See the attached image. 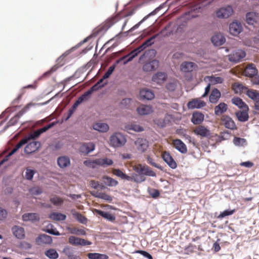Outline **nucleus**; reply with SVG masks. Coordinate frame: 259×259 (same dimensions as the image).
Listing matches in <instances>:
<instances>
[{"label": "nucleus", "mask_w": 259, "mask_h": 259, "mask_svg": "<svg viewBox=\"0 0 259 259\" xmlns=\"http://www.w3.org/2000/svg\"><path fill=\"white\" fill-rule=\"evenodd\" d=\"M110 145L113 147H120L125 145L126 139L124 135L120 133H115L110 137Z\"/></svg>", "instance_id": "nucleus-1"}, {"label": "nucleus", "mask_w": 259, "mask_h": 259, "mask_svg": "<svg viewBox=\"0 0 259 259\" xmlns=\"http://www.w3.org/2000/svg\"><path fill=\"white\" fill-rule=\"evenodd\" d=\"M193 133L201 139H210L211 137V133L208 127L203 125H198L193 130Z\"/></svg>", "instance_id": "nucleus-2"}, {"label": "nucleus", "mask_w": 259, "mask_h": 259, "mask_svg": "<svg viewBox=\"0 0 259 259\" xmlns=\"http://www.w3.org/2000/svg\"><path fill=\"white\" fill-rule=\"evenodd\" d=\"M144 49H145V47L143 46V45L142 44L137 48L131 52L127 55L120 58L117 61V62L119 63L121 61H123V64H125L128 62L131 61L135 57L138 56V55Z\"/></svg>", "instance_id": "nucleus-3"}, {"label": "nucleus", "mask_w": 259, "mask_h": 259, "mask_svg": "<svg viewBox=\"0 0 259 259\" xmlns=\"http://www.w3.org/2000/svg\"><path fill=\"white\" fill-rule=\"evenodd\" d=\"M233 13L232 8L228 6L227 7H222L216 11V16L219 18H228Z\"/></svg>", "instance_id": "nucleus-4"}, {"label": "nucleus", "mask_w": 259, "mask_h": 259, "mask_svg": "<svg viewBox=\"0 0 259 259\" xmlns=\"http://www.w3.org/2000/svg\"><path fill=\"white\" fill-rule=\"evenodd\" d=\"M55 125V122H52L47 125L34 131L32 134L29 135L28 137H25L24 139H27L28 143L30 140L35 139L36 138L38 137L41 134L46 132Z\"/></svg>", "instance_id": "nucleus-5"}, {"label": "nucleus", "mask_w": 259, "mask_h": 259, "mask_svg": "<svg viewBox=\"0 0 259 259\" xmlns=\"http://www.w3.org/2000/svg\"><path fill=\"white\" fill-rule=\"evenodd\" d=\"M27 143V139H22L15 146V148L0 162V166L5 162L7 161L10 156L15 153L24 145Z\"/></svg>", "instance_id": "nucleus-6"}, {"label": "nucleus", "mask_w": 259, "mask_h": 259, "mask_svg": "<svg viewBox=\"0 0 259 259\" xmlns=\"http://www.w3.org/2000/svg\"><path fill=\"white\" fill-rule=\"evenodd\" d=\"M137 150L141 152H144L149 147L148 141L144 138H138L135 142Z\"/></svg>", "instance_id": "nucleus-7"}, {"label": "nucleus", "mask_w": 259, "mask_h": 259, "mask_svg": "<svg viewBox=\"0 0 259 259\" xmlns=\"http://www.w3.org/2000/svg\"><path fill=\"white\" fill-rule=\"evenodd\" d=\"M221 122L226 128L232 130L237 129V127L234 121L229 116L223 115L221 117Z\"/></svg>", "instance_id": "nucleus-8"}, {"label": "nucleus", "mask_w": 259, "mask_h": 259, "mask_svg": "<svg viewBox=\"0 0 259 259\" xmlns=\"http://www.w3.org/2000/svg\"><path fill=\"white\" fill-rule=\"evenodd\" d=\"M242 31V26L240 22L234 21L229 25V32L234 36H237Z\"/></svg>", "instance_id": "nucleus-9"}, {"label": "nucleus", "mask_w": 259, "mask_h": 259, "mask_svg": "<svg viewBox=\"0 0 259 259\" xmlns=\"http://www.w3.org/2000/svg\"><path fill=\"white\" fill-rule=\"evenodd\" d=\"M246 53L244 51L238 50L229 55V60L231 62H237L245 57Z\"/></svg>", "instance_id": "nucleus-10"}, {"label": "nucleus", "mask_w": 259, "mask_h": 259, "mask_svg": "<svg viewBox=\"0 0 259 259\" xmlns=\"http://www.w3.org/2000/svg\"><path fill=\"white\" fill-rule=\"evenodd\" d=\"M162 158L170 168L175 169L177 167L176 162L170 155L169 152L167 151L163 152L162 154Z\"/></svg>", "instance_id": "nucleus-11"}, {"label": "nucleus", "mask_w": 259, "mask_h": 259, "mask_svg": "<svg viewBox=\"0 0 259 259\" xmlns=\"http://www.w3.org/2000/svg\"><path fill=\"white\" fill-rule=\"evenodd\" d=\"M68 242L70 244L74 245H90L92 244V242L85 240L84 239L79 238L78 237H76L73 236H71L69 238Z\"/></svg>", "instance_id": "nucleus-12"}, {"label": "nucleus", "mask_w": 259, "mask_h": 259, "mask_svg": "<svg viewBox=\"0 0 259 259\" xmlns=\"http://www.w3.org/2000/svg\"><path fill=\"white\" fill-rule=\"evenodd\" d=\"M40 146V143L37 141L29 143L24 148V152L26 154H30L37 151Z\"/></svg>", "instance_id": "nucleus-13"}, {"label": "nucleus", "mask_w": 259, "mask_h": 259, "mask_svg": "<svg viewBox=\"0 0 259 259\" xmlns=\"http://www.w3.org/2000/svg\"><path fill=\"white\" fill-rule=\"evenodd\" d=\"M197 68V65L193 62L185 61L180 65V70L184 72H191Z\"/></svg>", "instance_id": "nucleus-14"}, {"label": "nucleus", "mask_w": 259, "mask_h": 259, "mask_svg": "<svg viewBox=\"0 0 259 259\" xmlns=\"http://www.w3.org/2000/svg\"><path fill=\"white\" fill-rule=\"evenodd\" d=\"M91 194L96 198L105 200L109 202H111L113 200L112 196L104 192H102L101 190H93L91 191Z\"/></svg>", "instance_id": "nucleus-15"}, {"label": "nucleus", "mask_w": 259, "mask_h": 259, "mask_svg": "<svg viewBox=\"0 0 259 259\" xmlns=\"http://www.w3.org/2000/svg\"><path fill=\"white\" fill-rule=\"evenodd\" d=\"M36 242L38 245L51 244L52 243V238L48 235L41 234L36 238Z\"/></svg>", "instance_id": "nucleus-16"}, {"label": "nucleus", "mask_w": 259, "mask_h": 259, "mask_svg": "<svg viewBox=\"0 0 259 259\" xmlns=\"http://www.w3.org/2000/svg\"><path fill=\"white\" fill-rule=\"evenodd\" d=\"M206 103L204 101L197 98L192 99L187 104L188 108L191 109L201 108L204 107Z\"/></svg>", "instance_id": "nucleus-17"}, {"label": "nucleus", "mask_w": 259, "mask_h": 259, "mask_svg": "<svg viewBox=\"0 0 259 259\" xmlns=\"http://www.w3.org/2000/svg\"><path fill=\"white\" fill-rule=\"evenodd\" d=\"M95 147V144L93 143H84L80 146L79 151L80 153L87 155L90 152L94 150Z\"/></svg>", "instance_id": "nucleus-18"}, {"label": "nucleus", "mask_w": 259, "mask_h": 259, "mask_svg": "<svg viewBox=\"0 0 259 259\" xmlns=\"http://www.w3.org/2000/svg\"><path fill=\"white\" fill-rule=\"evenodd\" d=\"M246 22L248 24L253 25L259 22V13L254 12L247 13L246 15Z\"/></svg>", "instance_id": "nucleus-19"}, {"label": "nucleus", "mask_w": 259, "mask_h": 259, "mask_svg": "<svg viewBox=\"0 0 259 259\" xmlns=\"http://www.w3.org/2000/svg\"><path fill=\"white\" fill-rule=\"evenodd\" d=\"M204 119V115L199 111H195L192 114L191 122L195 125H200Z\"/></svg>", "instance_id": "nucleus-20"}, {"label": "nucleus", "mask_w": 259, "mask_h": 259, "mask_svg": "<svg viewBox=\"0 0 259 259\" xmlns=\"http://www.w3.org/2000/svg\"><path fill=\"white\" fill-rule=\"evenodd\" d=\"M172 144L175 148L182 153L187 152V148L185 144L180 139L172 140Z\"/></svg>", "instance_id": "nucleus-21"}, {"label": "nucleus", "mask_w": 259, "mask_h": 259, "mask_svg": "<svg viewBox=\"0 0 259 259\" xmlns=\"http://www.w3.org/2000/svg\"><path fill=\"white\" fill-rule=\"evenodd\" d=\"M248 107H246L245 108L242 109V111H239L236 112V116H237L239 121L241 122H245L248 120Z\"/></svg>", "instance_id": "nucleus-22"}, {"label": "nucleus", "mask_w": 259, "mask_h": 259, "mask_svg": "<svg viewBox=\"0 0 259 259\" xmlns=\"http://www.w3.org/2000/svg\"><path fill=\"white\" fill-rule=\"evenodd\" d=\"M159 66V62L156 60H153L149 62H146L143 66L144 71H151L155 70Z\"/></svg>", "instance_id": "nucleus-23"}, {"label": "nucleus", "mask_w": 259, "mask_h": 259, "mask_svg": "<svg viewBox=\"0 0 259 259\" xmlns=\"http://www.w3.org/2000/svg\"><path fill=\"white\" fill-rule=\"evenodd\" d=\"M226 39L221 33H216L211 37V41L215 46H220L225 43Z\"/></svg>", "instance_id": "nucleus-24"}, {"label": "nucleus", "mask_w": 259, "mask_h": 259, "mask_svg": "<svg viewBox=\"0 0 259 259\" xmlns=\"http://www.w3.org/2000/svg\"><path fill=\"white\" fill-rule=\"evenodd\" d=\"M94 212L111 222H114L116 218L115 215L112 213L97 209H95Z\"/></svg>", "instance_id": "nucleus-25"}, {"label": "nucleus", "mask_w": 259, "mask_h": 259, "mask_svg": "<svg viewBox=\"0 0 259 259\" xmlns=\"http://www.w3.org/2000/svg\"><path fill=\"white\" fill-rule=\"evenodd\" d=\"M57 163L62 168H65L70 165V160L67 156H60L57 159Z\"/></svg>", "instance_id": "nucleus-26"}, {"label": "nucleus", "mask_w": 259, "mask_h": 259, "mask_svg": "<svg viewBox=\"0 0 259 259\" xmlns=\"http://www.w3.org/2000/svg\"><path fill=\"white\" fill-rule=\"evenodd\" d=\"M138 113L141 115H148L153 112V108L151 106L141 105L137 108Z\"/></svg>", "instance_id": "nucleus-27"}, {"label": "nucleus", "mask_w": 259, "mask_h": 259, "mask_svg": "<svg viewBox=\"0 0 259 259\" xmlns=\"http://www.w3.org/2000/svg\"><path fill=\"white\" fill-rule=\"evenodd\" d=\"M257 70L255 68L254 65L251 64L248 65L244 69V74L245 76L251 77L256 75Z\"/></svg>", "instance_id": "nucleus-28"}, {"label": "nucleus", "mask_w": 259, "mask_h": 259, "mask_svg": "<svg viewBox=\"0 0 259 259\" xmlns=\"http://www.w3.org/2000/svg\"><path fill=\"white\" fill-rule=\"evenodd\" d=\"M111 171L114 175L122 180H131L132 179L130 176L127 175L123 170L120 169L113 168L111 169Z\"/></svg>", "instance_id": "nucleus-29"}, {"label": "nucleus", "mask_w": 259, "mask_h": 259, "mask_svg": "<svg viewBox=\"0 0 259 259\" xmlns=\"http://www.w3.org/2000/svg\"><path fill=\"white\" fill-rule=\"evenodd\" d=\"M140 96L142 99L150 100L154 98V94L151 90L144 89L140 91Z\"/></svg>", "instance_id": "nucleus-30"}, {"label": "nucleus", "mask_w": 259, "mask_h": 259, "mask_svg": "<svg viewBox=\"0 0 259 259\" xmlns=\"http://www.w3.org/2000/svg\"><path fill=\"white\" fill-rule=\"evenodd\" d=\"M14 235L18 239H23L25 236L24 229L21 227L15 226L12 228Z\"/></svg>", "instance_id": "nucleus-31"}, {"label": "nucleus", "mask_w": 259, "mask_h": 259, "mask_svg": "<svg viewBox=\"0 0 259 259\" xmlns=\"http://www.w3.org/2000/svg\"><path fill=\"white\" fill-rule=\"evenodd\" d=\"M232 89L236 94H241L244 92L246 93L248 88L244 86L242 83L235 82L232 85Z\"/></svg>", "instance_id": "nucleus-32"}, {"label": "nucleus", "mask_w": 259, "mask_h": 259, "mask_svg": "<svg viewBox=\"0 0 259 259\" xmlns=\"http://www.w3.org/2000/svg\"><path fill=\"white\" fill-rule=\"evenodd\" d=\"M115 22V19L114 18L107 19L103 23H102L99 28L100 31H106L111 26H112Z\"/></svg>", "instance_id": "nucleus-33"}, {"label": "nucleus", "mask_w": 259, "mask_h": 259, "mask_svg": "<svg viewBox=\"0 0 259 259\" xmlns=\"http://www.w3.org/2000/svg\"><path fill=\"white\" fill-rule=\"evenodd\" d=\"M24 221H38L39 220V214L36 213H26L22 215Z\"/></svg>", "instance_id": "nucleus-34"}, {"label": "nucleus", "mask_w": 259, "mask_h": 259, "mask_svg": "<svg viewBox=\"0 0 259 259\" xmlns=\"http://www.w3.org/2000/svg\"><path fill=\"white\" fill-rule=\"evenodd\" d=\"M221 96V92L217 89H213L209 96V101L212 103H217Z\"/></svg>", "instance_id": "nucleus-35"}, {"label": "nucleus", "mask_w": 259, "mask_h": 259, "mask_svg": "<svg viewBox=\"0 0 259 259\" xmlns=\"http://www.w3.org/2000/svg\"><path fill=\"white\" fill-rule=\"evenodd\" d=\"M167 77L166 74L163 72H158L152 77V80L158 84H161L164 82Z\"/></svg>", "instance_id": "nucleus-36"}, {"label": "nucleus", "mask_w": 259, "mask_h": 259, "mask_svg": "<svg viewBox=\"0 0 259 259\" xmlns=\"http://www.w3.org/2000/svg\"><path fill=\"white\" fill-rule=\"evenodd\" d=\"M124 128L125 130L128 133H130L131 131L136 132H140L144 131V128L142 126L134 123L126 124L125 125Z\"/></svg>", "instance_id": "nucleus-37"}, {"label": "nucleus", "mask_w": 259, "mask_h": 259, "mask_svg": "<svg viewBox=\"0 0 259 259\" xmlns=\"http://www.w3.org/2000/svg\"><path fill=\"white\" fill-rule=\"evenodd\" d=\"M93 127L95 130L102 133L106 132L109 130L108 125L105 123L102 122H97L95 123L93 125Z\"/></svg>", "instance_id": "nucleus-38"}, {"label": "nucleus", "mask_w": 259, "mask_h": 259, "mask_svg": "<svg viewBox=\"0 0 259 259\" xmlns=\"http://www.w3.org/2000/svg\"><path fill=\"white\" fill-rule=\"evenodd\" d=\"M246 94L253 101H259V93L256 90L248 89Z\"/></svg>", "instance_id": "nucleus-39"}, {"label": "nucleus", "mask_w": 259, "mask_h": 259, "mask_svg": "<svg viewBox=\"0 0 259 259\" xmlns=\"http://www.w3.org/2000/svg\"><path fill=\"white\" fill-rule=\"evenodd\" d=\"M228 107L225 103H221L214 108V113L219 115L225 112L227 110Z\"/></svg>", "instance_id": "nucleus-40"}, {"label": "nucleus", "mask_w": 259, "mask_h": 259, "mask_svg": "<svg viewBox=\"0 0 259 259\" xmlns=\"http://www.w3.org/2000/svg\"><path fill=\"white\" fill-rule=\"evenodd\" d=\"M232 102L233 104L238 106L240 109H244L246 107H248L243 100L239 97H234L232 99Z\"/></svg>", "instance_id": "nucleus-41"}, {"label": "nucleus", "mask_w": 259, "mask_h": 259, "mask_svg": "<svg viewBox=\"0 0 259 259\" xmlns=\"http://www.w3.org/2000/svg\"><path fill=\"white\" fill-rule=\"evenodd\" d=\"M49 218L54 221H64L66 219V216L59 212H52L50 214Z\"/></svg>", "instance_id": "nucleus-42"}, {"label": "nucleus", "mask_w": 259, "mask_h": 259, "mask_svg": "<svg viewBox=\"0 0 259 259\" xmlns=\"http://www.w3.org/2000/svg\"><path fill=\"white\" fill-rule=\"evenodd\" d=\"M99 166L106 167L112 165L113 161L112 159L108 158H98Z\"/></svg>", "instance_id": "nucleus-43"}, {"label": "nucleus", "mask_w": 259, "mask_h": 259, "mask_svg": "<svg viewBox=\"0 0 259 259\" xmlns=\"http://www.w3.org/2000/svg\"><path fill=\"white\" fill-rule=\"evenodd\" d=\"M88 257L90 259H108V256L105 254L99 253H89Z\"/></svg>", "instance_id": "nucleus-44"}, {"label": "nucleus", "mask_w": 259, "mask_h": 259, "mask_svg": "<svg viewBox=\"0 0 259 259\" xmlns=\"http://www.w3.org/2000/svg\"><path fill=\"white\" fill-rule=\"evenodd\" d=\"M142 175L155 177L156 176V174L149 166L144 165L141 172V176Z\"/></svg>", "instance_id": "nucleus-45"}, {"label": "nucleus", "mask_w": 259, "mask_h": 259, "mask_svg": "<svg viewBox=\"0 0 259 259\" xmlns=\"http://www.w3.org/2000/svg\"><path fill=\"white\" fill-rule=\"evenodd\" d=\"M45 254L50 259H56L58 257L59 254L54 249H49L45 252Z\"/></svg>", "instance_id": "nucleus-46"}, {"label": "nucleus", "mask_w": 259, "mask_h": 259, "mask_svg": "<svg viewBox=\"0 0 259 259\" xmlns=\"http://www.w3.org/2000/svg\"><path fill=\"white\" fill-rule=\"evenodd\" d=\"M103 179L104 180L105 183L108 186H116L118 184L117 180L108 176L103 177Z\"/></svg>", "instance_id": "nucleus-47"}, {"label": "nucleus", "mask_w": 259, "mask_h": 259, "mask_svg": "<svg viewBox=\"0 0 259 259\" xmlns=\"http://www.w3.org/2000/svg\"><path fill=\"white\" fill-rule=\"evenodd\" d=\"M90 185L93 188H94L95 190H102L105 189V187L103 184H100L98 181H91L90 182Z\"/></svg>", "instance_id": "nucleus-48"}, {"label": "nucleus", "mask_w": 259, "mask_h": 259, "mask_svg": "<svg viewBox=\"0 0 259 259\" xmlns=\"http://www.w3.org/2000/svg\"><path fill=\"white\" fill-rule=\"evenodd\" d=\"M31 105V104H28L26 106H25L21 111H20L17 113L16 116L11 118V121H12L14 119L18 120L19 118L29 109V107Z\"/></svg>", "instance_id": "nucleus-49"}, {"label": "nucleus", "mask_w": 259, "mask_h": 259, "mask_svg": "<svg viewBox=\"0 0 259 259\" xmlns=\"http://www.w3.org/2000/svg\"><path fill=\"white\" fill-rule=\"evenodd\" d=\"M98 159H96L94 160H86L83 161V164L91 168H95L97 166H99Z\"/></svg>", "instance_id": "nucleus-50"}, {"label": "nucleus", "mask_w": 259, "mask_h": 259, "mask_svg": "<svg viewBox=\"0 0 259 259\" xmlns=\"http://www.w3.org/2000/svg\"><path fill=\"white\" fill-rule=\"evenodd\" d=\"M132 179L128 180V181H134L136 183H141L145 180V178L143 176H138L137 174H133L132 176H130Z\"/></svg>", "instance_id": "nucleus-51"}, {"label": "nucleus", "mask_w": 259, "mask_h": 259, "mask_svg": "<svg viewBox=\"0 0 259 259\" xmlns=\"http://www.w3.org/2000/svg\"><path fill=\"white\" fill-rule=\"evenodd\" d=\"M209 81L212 84L222 83L224 79L221 77H215L214 76H211L209 77Z\"/></svg>", "instance_id": "nucleus-52"}, {"label": "nucleus", "mask_w": 259, "mask_h": 259, "mask_svg": "<svg viewBox=\"0 0 259 259\" xmlns=\"http://www.w3.org/2000/svg\"><path fill=\"white\" fill-rule=\"evenodd\" d=\"M246 140L243 138L235 137L233 140V143L236 146H243L246 143Z\"/></svg>", "instance_id": "nucleus-53"}, {"label": "nucleus", "mask_w": 259, "mask_h": 259, "mask_svg": "<svg viewBox=\"0 0 259 259\" xmlns=\"http://www.w3.org/2000/svg\"><path fill=\"white\" fill-rule=\"evenodd\" d=\"M177 133L180 136L183 137L186 139L191 142V137L186 134V130L183 129H180L177 131Z\"/></svg>", "instance_id": "nucleus-54"}, {"label": "nucleus", "mask_w": 259, "mask_h": 259, "mask_svg": "<svg viewBox=\"0 0 259 259\" xmlns=\"http://www.w3.org/2000/svg\"><path fill=\"white\" fill-rule=\"evenodd\" d=\"M235 212V209L233 210H225L221 212L218 217L219 219H222L226 216L232 215Z\"/></svg>", "instance_id": "nucleus-55"}, {"label": "nucleus", "mask_w": 259, "mask_h": 259, "mask_svg": "<svg viewBox=\"0 0 259 259\" xmlns=\"http://www.w3.org/2000/svg\"><path fill=\"white\" fill-rule=\"evenodd\" d=\"M50 201L54 204V205H59L63 203V200L62 198L57 197L55 196L54 197H52L50 199Z\"/></svg>", "instance_id": "nucleus-56"}, {"label": "nucleus", "mask_w": 259, "mask_h": 259, "mask_svg": "<svg viewBox=\"0 0 259 259\" xmlns=\"http://www.w3.org/2000/svg\"><path fill=\"white\" fill-rule=\"evenodd\" d=\"M34 171L33 170L26 168L25 172V178L27 180H31L33 177Z\"/></svg>", "instance_id": "nucleus-57"}, {"label": "nucleus", "mask_w": 259, "mask_h": 259, "mask_svg": "<svg viewBox=\"0 0 259 259\" xmlns=\"http://www.w3.org/2000/svg\"><path fill=\"white\" fill-rule=\"evenodd\" d=\"M131 101H132V100L130 98H126V99H123L120 103L121 107L122 108H128L130 106V104L131 103Z\"/></svg>", "instance_id": "nucleus-58"}, {"label": "nucleus", "mask_w": 259, "mask_h": 259, "mask_svg": "<svg viewBox=\"0 0 259 259\" xmlns=\"http://www.w3.org/2000/svg\"><path fill=\"white\" fill-rule=\"evenodd\" d=\"M57 65L53 66L49 70L44 73L42 75V77H47L50 76L53 72H55L58 68Z\"/></svg>", "instance_id": "nucleus-59"}, {"label": "nucleus", "mask_w": 259, "mask_h": 259, "mask_svg": "<svg viewBox=\"0 0 259 259\" xmlns=\"http://www.w3.org/2000/svg\"><path fill=\"white\" fill-rule=\"evenodd\" d=\"M157 34L153 35V36L151 37L150 38L148 39L147 40H146L143 44V46L145 47V48L146 49L147 47L150 46L152 45L153 43V39H155L156 36Z\"/></svg>", "instance_id": "nucleus-60"}, {"label": "nucleus", "mask_w": 259, "mask_h": 259, "mask_svg": "<svg viewBox=\"0 0 259 259\" xmlns=\"http://www.w3.org/2000/svg\"><path fill=\"white\" fill-rule=\"evenodd\" d=\"M157 34L153 35V36L151 37L150 38L148 39L147 40H146L143 44V46L145 47V48L146 49L147 47L150 46L152 45L153 43V39H155L156 36Z\"/></svg>", "instance_id": "nucleus-61"}, {"label": "nucleus", "mask_w": 259, "mask_h": 259, "mask_svg": "<svg viewBox=\"0 0 259 259\" xmlns=\"http://www.w3.org/2000/svg\"><path fill=\"white\" fill-rule=\"evenodd\" d=\"M63 252L68 257L73 254V250L71 247L66 246L63 249Z\"/></svg>", "instance_id": "nucleus-62"}, {"label": "nucleus", "mask_w": 259, "mask_h": 259, "mask_svg": "<svg viewBox=\"0 0 259 259\" xmlns=\"http://www.w3.org/2000/svg\"><path fill=\"white\" fill-rule=\"evenodd\" d=\"M76 219L78 222L82 224H85L87 222V218L80 213H77L76 214Z\"/></svg>", "instance_id": "nucleus-63"}, {"label": "nucleus", "mask_w": 259, "mask_h": 259, "mask_svg": "<svg viewBox=\"0 0 259 259\" xmlns=\"http://www.w3.org/2000/svg\"><path fill=\"white\" fill-rule=\"evenodd\" d=\"M177 87V83L175 82H168L166 86V89L169 91H174Z\"/></svg>", "instance_id": "nucleus-64"}]
</instances>
